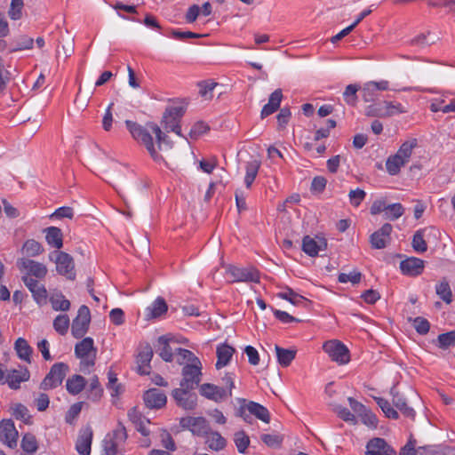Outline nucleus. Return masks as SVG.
I'll use <instances>...</instances> for the list:
<instances>
[{"label": "nucleus", "instance_id": "6e6552de", "mask_svg": "<svg viewBox=\"0 0 455 455\" xmlns=\"http://www.w3.org/2000/svg\"><path fill=\"white\" fill-rule=\"evenodd\" d=\"M91 323V313L87 306L83 305L77 311V315L73 319L71 333L74 338L81 339L88 331Z\"/></svg>", "mask_w": 455, "mask_h": 455}, {"label": "nucleus", "instance_id": "a878e982", "mask_svg": "<svg viewBox=\"0 0 455 455\" xmlns=\"http://www.w3.org/2000/svg\"><path fill=\"white\" fill-rule=\"evenodd\" d=\"M283 99V92L281 89L274 91L268 99V102L264 105L260 112V117L262 119L274 114L280 108V104Z\"/></svg>", "mask_w": 455, "mask_h": 455}, {"label": "nucleus", "instance_id": "864d4df0", "mask_svg": "<svg viewBox=\"0 0 455 455\" xmlns=\"http://www.w3.org/2000/svg\"><path fill=\"white\" fill-rule=\"evenodd\" d=\"M218 85V83L212 82L210 80L207 81H202L198 83L199 87V94L204 99V100H212L213 97L212 91L214 88Z\"/></svg>", "mask_w": 455, "mask_h": 455}, {"label": "nucleus", "instance_id": "cd10ccee", "mask_svg": "<svg viewBox=\"0 0 455 455\" xmlns=\"http://www.w3.org/2000/svg\"><path fill=\"white\" fill-rule=\"evenodd\" d=\"M392 395L393 404L402 412V414L407 418L414 419L415 411L407 405L406 400L398 393L395 387H392L390 390Z\"/></svg>", "mask_w": 455, "mask_h": 455}, {"label": "nucleus", "instance_id": "69168bd1", "mask_svg": "<svg viewBox=\"0 0 455 455\" xmlns=\"http://www.w3.org/2000/svg\"><path fill=\"white\" fill-rule=\"evenodd\" d=\"M412 325L419 334L425 335L429 331L430 323L423 317L418 316L412 320Z\"/></svg>", "mask_w": 455, "mask_h": 455}, {"label": "nucleus", "instance_id": "0e129e2a", "mask_svg": "<svg viewBox=\"0 0 455 455\" xmlns=\"http://www.w3.org/2000/svg\"><path fill=\"white\" fill-rule=\"evenodd\" d=\"M84 403L78 402L70 406L68 411L66 413L65 420L68 424L72 425L74 420L78 417L82 411Z\"/></svg>", "mask_w": 455, "mask_h": 455}, {"label": "nucleus", "instance_id": "052dcab7", "mask_svg": "<svg viewBox=\"0 0 455 455\" xmlns=\"http://www.w3.org/2000/svg\"><path fill=\"white\" fill-rule=\"evenodd\" d=\"M12 415L17 419L22 420L24 423L28 424L30 422V415L28 408L21 404L16 403L12 408Z\"/></svg>", "mask_w": 455, "mask_h": 455}, {"label": "nucleus", "instance_id": "72a5a7b5", "mask_svg": "<svg viewBox=\"0 0 455 455\" xmlns=\"http://www.w3.org/2000/svg\"><path fill=\"white\" fill-rule=\"evenodd\" d=\"M14 348L18 356L27 363H30L31 355L33 352L32 347L28 345V341L23 338L16 339Z\"/></svg>", "mask_w": 455, "mask_h": 455}, {"label": "nucleus", "instance_id": "8fccbe9b", "mask_svg": "<svg viewBox=\"0 0 455 455\" xmlns=\"http://www.w3.org/2000/svg\"><path fill=\"white\" fill-rule=\"evenodd\" d=\"M377 404L382 410L386 417L393 419H397L399 418V414L397 411H395L391 405L390 403L382 398V397H374Z\"/></svg>", "mask_w": 455, "mask_h": 455}, {"label": "nucleus", "instance_id": "c03bdc74", "mask_svg": "<svg viewBox=\"0 0 455 455\" xmlns=\"http://www.w3.org/2000/svg\"><path fill=\"white\" fill-rule=\"evenodd\" d=\"M406 164L400 156L395 155L390 156L386 162L387 172L390 175H396L399 173L401 167Z\"/></svg>", "mask_w": 455, "mask_h": 455}, {"label": "nucleus", "instance_id": "dca6fc26", "mask_svg": "<svg viewBox=\"0 0 455 455\" xmlns=\"http://www.w3.org/2000/svg\"><path fill=\"white\" fill-rule=\"evenodd\" d=\"M365 455H396V452L385 439L375 437L367 443Z\"/></svg>", "mask_w": 455, "mask_h": 455}, {"label": "nucleus", "instance_id": "680f3d73", "mask_svg": "<svg viewBox=\"0 0 455 455\" xmlns=\"http://www.w3.org/2000/svg\"><path fill=\"white\" fill-rule=\"evenodd\" d=\"M23 0H12L10 10L8 12L12 20H20L22 16Z\"/></svg>", "mask_w": 455, "mask_h": 455}, {"label": "nucleus", "instance_id": "b1692460", "mask_svg": "<svg viewBox=\"0 0 455 455\" xmlns=\"http://www.w3.org/2000/svg\"><path fill=\"white\" fill-rule=\"evenodd\" d=\"M400 269L404 275L411 276L419 275L424 270V260L415 257L408 258L401 261Z\"/></svg>", "mask_w": 455, "mask_h": 455}, {"label": "nucleus", "instance_id": "37998d69", "mask_svg": "<svg viewBox=\"0 0 455 455\" xmlns=\"http://www.w3.org/2000/svg\"><path fill=\"white\" fill-rule=\"evenodd\" d=\"M426 228L415 232L412 237L411 246L417 252L423 253L427 250V242L424 239Z\"/></svg>", "mask_w": 455, "mask_h": 455}, {"label": "nucleus", "instance_id": "13d9d810", "mask_svg": "<svg viewBox=\"0 0 455 455\" xmlns=\"http://www.w3.org/2000/svg\"><path fill=\"white\" fill-rule=\"evenodd\" d=\"M158 342L163 346L159 352L161 358L165 362H172L173 360V353L168 344V339L165 336H161L158 338Z\"/></svg>", "mask_w": 455, "mask_h": 455}, {"label": "nucleus", "instance_id": "7c9ffc66", "mask_svg": "<svg viewBox=\"0 0 455 455\" xmlns=\"http://www.w3.org/2000/svg\"><path fill=\"white\" fill-rule=\"evenodd\" d=\"M85 385L86 379L81 375L75 374L67 379L66 388L69 394L76 395L84 390Z\"/></svg>", "mask_w": 455, "mask_h": 455}, {"label": "nucleus", "instance_id": "9d476101", "mask_svg": "<svg viewBox=\"0 0 455 455\" xmlns=\"http://www.w3.org/2000/svg\"><path fill=\"white\" fill-rule=\"evenodd\" d=\"M202 363L186 364L182 368V379L180 386L186 389H194L201 381Z\"/></svg>", "mask_w": 455, "mask_h": 455}, {"label": "nucleus", "instance_id": "79ce46f5", "mask_svg": "<svg viewBox=\"0 0 455 455\" xmlns=\"http://www.w3.org/2000/svg\"><path fill=\"white\" fill-rule=\"evenodd\" d=\"M383 105H384V113H383L384 118L391 117L397 114L407 113V109L401 103L384 100Z\"/></svg>", "mask_w": 455, "mask_h": 455}, {"label": "nucleus", "instance_id": "393cba45", "mask_svg": "<svg viewBox=\"0 0 455 455\" xmlns=\"http://www.w3.org/2000/svg\"><path fill=\"white\" fill-rule=\"evenodd\" d=\"M29 377L30 374L27 368L12 370L6 373L5 383H7L12 389H19L20 383L28 381Z\"/></svg>", "mask_w": 455, "mask_h": 455}, {"label": "nucleus", "instance_id": "c756f323", "mask_svg": "<svg viewBox=\"0 0 455 455\" xmlns=\"http://www.w3.org/2000/svg\"><path fill=\"white\" fill-rule=\"evenodd\" d=\"M47 243L56 249L63 246V234L60 228L57 227H49L44 229Z\"/></svg>", "mask_w": 455, "mask_h": 455}, {"label": "nucleus", "instance_id": "58836bf2", "mask_svg": "<svg viewBox=\"0 0 455 455\" xmlns=\"http://www.w3.org/2000/svg\"><path fill=\"white\" fill-rule=\"evenodd\" d=\"M435 292L446 304L451 303L452 291L446 279H443L435 285Z\"/></svg>", "mask_w": 455, "mask_h": 455}, {"label": "nucleus", "instance_id": "bf43d9fd", "mask_svg": "<svg viewBox=\"0 0 455 455\" xmlns=\"http://www.w3.org/2000/svg\"><path fill=\"white\" fill-rule=\"evenodd\" d=\"M234 442L237 451L240 453H244L250 444V438L243 431H240L235 434Z\"/></svg>", "mask_w": 455, "mask_h": 455}, {"label": "nucleus", "instance_id": "09e8293b", "mask_svg": "<svg viewBox=\"0 0 455 455\" xmlns=\"http://www.w3.org/2000/svg\"><path fill=\"white\" fill-rule=\"evenodd\" d=\"M448 448L441 445H424L418 447L419 455H446Z\"/></svg>", "mask_w": 455, "mask_h": 455}, {"label": "nucleus", "instance_id": "774afa93", "mask_svg": "<svg viewBox=\"0 0 455 455\" xmlns=\"http://www.w3.org/2000/svg\"><path fill=\"white\" fill-rule=\"evenodd\" d=\"M210 127L207 124L199 121L196 122L191 128L189 132V136L191 139H197L199 136L204 134L209 131Z\"/></svg>", "mask_w": 455, "mask_h": 455}, {"label": "nucleus", "instance_id": "2eb2a0df", "mask_svg": "<svg viewBox=\"0 0 455 455\" xmlns=\"http://www.w3.org/2000/svg\"><path fill=\"white\" fill-rule=\"evenodd\" d=\"M17 266L20 270H27L28 276H35L38 279H43L47 274V267L40 262L21 258L17 261Z\"/></svg>", "mask_w": 455, "mask_h": 455}, {"label": "nucleus", "instance_id": "6ab92c4d", "mask_svg": "<svg viewBox=\"0 0 455 455\" xmlns=\"http://www.w3.org/2000/svg\"><path fill=\"white\" fill-rule=\"evenodd\" d=\"M392 229V225L389 223H386L379 230L371 234L370 236L371 247L374 249L386 248L390 241V235Z\"/></svg>", "mask_w": 455, "mask_h": 455}, {"label": "nucleus", "instance_id": "e2e57ef3", "mask_svg": "<svg viewBox=\"0 0 455 455\" xmlns=\"http://www.w3.org/2000/svg\"><path fill=\"white\" fill-rule=\"evenodd\" d=\"M364 112L367 116L384 118L383 101L367 106Z\"/></svg>", "mask_w": 455, "mask_h": 455}, {"label": "nucleus", "instance_id": "5701e85b", "mask_svg": "<svg viewBox=\"0 0 455 455\" xmlns=\"http://www.w3.org/2000/svg\"><path fill=\"white\" fill-rule=\"evenodd\" d=\"M153 349L149 345H146L141 351L139 353L136 363H137V371L140 375L149 374L151 366L150 362L153 357Z\"/></svg>", "mask_w": 455, "mask_h": 455}, {"label": "nucleus", "instance_id": "f03ea898", "mask_svg": "<svg viewBox=\"0 0 455 455\" xmlns=\"http://www.w3.org/2000/svg\"><path fill=\"white\" fill-rule=\"evenodd\" d=\"M127 439L124 426L118 422L117 427L103 439V450L106 455H124V445Z\"/></svg>", "mask_w": 455, "mask_h": 455}, {"label": "nucleus", "instance_id": "f8f14e48", "mask_svg": "<svg viewBox=\"0 0 455 455\" xmlns=\"http://www.w3.org/2000/svg\"><path fill=\"white\" fill-rule=\"evenodd\" d=\"M19 433L12 419L0 421V441L13 449L17 446Z\"/></svg>", "mask_w": 455, "mask_h": 455}, {"label": "nucleus", "instance_id": "a18cd8bd", "mask_svg": "<svg viewBox=\"0 0 455 455\" xmlns=\"http://www.w3.org/2000/svg\"><path fill=\"white\" fill-rule=\"evenodd\" d=\"M20 446L25 452L30 454L35 453L38 449L36 436L30 433L25 434L22 437Z\"/></svg>", "mask_w": 455, "mask_h": 455}, {"label": "nucleus", "instance_id": "603ef678", "mask_svg": "<svg viewBox=\"0 0 455 455\" xmlns=\"http://www.w3.org/2000/svg\"><path fill=\"white\" fill-rule=\"evenodd\" d=\"M361 87L357 84H348L344 92V100L350 106H355L357 102V92Z\"/></svg>", "mask_w": 455, "mask_h": 455}, {"label": "nucleus", "instance_id": "ddd939ff", "mask_svg": "<svg viewBox=\"0 0 455 455\" xmlns=\"http://www.w3.org/2000/svg\"><path fill=\"white\" fill-rule=\"evenodd\" d=\"M56 269L60 275H65L68 279L74 280L76 277L75 264L73 258L67 252L56 251Z\"/></svg>", "mask_w": 455, "mask_h": 455}, {"label": "nucleus", "instance_id": "9b49d317", "mask_svg": "<svg viewBox=\"0 0 455 455\" xmlns=\"http://www.w3.org/2000/svg\"><path fill=\"white\" fill-rule=\"evenodd\" d=\"M389 82L380 80L379 82L370 81L361 87L362 98L365 102H372L378 99L380 92L389 90Z\"/></svg>", "mask_w": 455, "mask_h": 455}, {"label": "nucleus", "instance_id": "1a4fd4ad", "mask_svg": "<svg viewBox=\"0 0 455 455\" xmlns=\"http://www.w3.org/2000/svg\"><path fill=\"white\" fill-rule=\"evenodd\" d=\"M183 429H188L194 435L204 437L212 427L208 421L203 417H184L180 420Z\"/></svg>", "mask_w": 455, "mask_h": 455}, {"label": "nucleus", "instance_id": "e433bc0d", "mask_svg": "<svg viewBox=\"0 0 455 455\" xmlns=\"http://www.w3.org/2000/svg\"><path fill=\"white\" fill-rule=\"evenodd\" d=\"M50 303L55 311H68L71 306L70 301L61 292L52 294Z\"/></svg>", "mask_w": 455, "mask_h": 455}, {"label": "nucleus", "instance_id": "bb28decb", "mask_svg": "<svg viewBox=\"0 0 455 455\" xmlns=\"http://www.w3.org/2000/svg\"><path fill=\"white\" fill-rule=\"evenodd\" d=\"M204 438L207 449L213 451L224 450L228 443L225 437L212 429Z\"/></svg>", "mask_w": 455, "mask_h": 455}, {"label": "nucleus", "instance_id": "4be33fe9", "mask_svg": "<svg viewBox=\"0 0 455 455\" xmlns=\"http://www.w3.org/2000/svg\"><path fill=\"white\" fill-rule=\"evenodd\" d=\"M143 399L147 407L150 409H160L164 407L167 402L165 394L157 388H150L146 391Z\"/></svg>", "mask_w": 455, "mask_h": 455}, {"label": "nucleus", "instance_id": "39448f33", "mask_svg": "<svg viewBox=\"0 0 455 455\" xmlns=\"http://www.w3.org/2000/svg\"><path fill=\"white\" fill-rule=\"evenodd\" d=\"M69 371V367L65 363H54L50 371L46 374L44 379L40 384V388L44 390L52 389L61 385L67 373Z\"/></svg>", "mask_w": 455, "mask_h": 455}, {"label": "nucleus", "instance_id": "ea45409f", "mask_svg": "<svg viewBox=\"0 0 455 455\" xmlns=\"http://www.w3.org/2000/svg\"><path fill=\"white\" fill-rule=\"evenodd\" d=\"M21 251L27 257H36L44 251V248L39 242L28 239L24 243Z\"/></svg>", "mask_w": 455, "mask_h": 455}, {"label": "nucleus", "instance_id": "49530a36", "mask_svg": "<svg viewBox=\"0 0 455 455\" xmlns=\"http://www.w3.org/2000/svg\"><path fill=\"white\" fill-rule=\"evenodd\" d=\"M278 296L285 300H288L295 306H299L307 301L305 297L298 294L289 287H287L283 292H280Z\"/></svg>", "mask_w": 455, "mask_h": 455}, {"label": "nucleus", "instance_id": "c85d7f7f", "mask_svg": "<svg viewBox=\"0 0 455 455\" xmlns=\"http://www.w3.org/2000/svg\"><path fill=\"white\" fill-rule=\"evenodd\" d=\"M92 441V430L87 427L83 430L76 441V449L80 455H90Z\"/></svg>", "mask_w": 455, "mask_h": 455}, {"label": "nucleus", "instance_id": "4c0bfd02", "mask_svg": "<svg viewBox=\"0 0 455 455\" xmlns=\"http://www.w3.org/2000/svg\"><path fill=\"white\" fill-rule=\"evenodd\" d=\"M103 395V388L101 387L99 379L96 375H94L90 379L89 387L87 389V397L88 399L97 402L100 399Z\"/></svg>", "mask_w": 455, "mask_h": 455}, {"label": "nucleus", "instance_id": "aec40b11", "mask_svg": "<svg viewBox=\"0 0 455 455\" xmlns=\"http://www.w3.org/2000/svg\"><path fill=\"white\" fill-rule=\"evenodd\" d=\"M190 390L180 387V388H175L172 394L176 403L185 410H193L196 405V396L190 394Z\"/></svg>", "mask_w": 455, "mask_h": 455}, {"label": "nucleus", "instance_id": "3c124183", "mask_svg": "<svg viewBox=\"0 0 455 455\" xmlns=\"http://www.w3.org/2000/svg\"><path fill=\"white\" fill-rule=\"evenodd\" d=\"M69 324L68 315H59L53 321V328L60 335H65L68 332Z\"/></svg>", "mask_w": 455, "mask_h": 455}, {"label": "nucleus", "instance_id": "2f4dec72", "mask_svg": "<svg viewBox=\"0 0 455 455\" xmlns=\"http://www.w3.org/2000/svg\"><path fill=\"white\" fill-rule=\"evenodd\" d=\"M234 352H235V349L227 344H223V345L218 347H217L218 360L216 363V368L221 369L222 367L226 366L229 363Z\"/></svg>", "mask_w": 455, "mask_h": 455}, {"label": "nucleus", "instance_id": "20e7f679", "mask_svg": "<svg viewBox=\"0 0 455 455\" xmlns=\"http://www.w3.org/2000/svg\"><path fill=\"white\" fill-rule=\"evenodd\" d=\"M95 353L96 348L94 347L93 339L90 337L83 339L80 342L75 346V355L80 358L81 370L93 366L95 363Z\"/></svg>", "mask_w": 455, "mask_h": 455}, {"label": "nucleus", "instance_id": "6e6d98bb", "mask_svg": "<svg viewBox=\"0 0 455 455\" xmlns=\"http://www.w3.org/2000/svg\"><path fill=\"white\" fill-rule=\"evenodd\" d=\"M438 347L442 349H447L455 346V330L439 334L437 337Z\"/></svg>", "mask_w": 455, "mask_h": 455}, {"label": "nucleus", "instance_id": "7ed1b4c3", "mask_svg": "<svg viewBox=\"0 0 455 455\" xmlns=\"http://www.w3.org/2000/svg\"><path fill=\"white\" fill-rule=\"evenodd\" d=\"M185 113L186 107L182 104L174 103L166 107L163 114L162 124L167 132H173L182 136L180 123Z\"/></svg>", "mask_w": 455, "mask_h": 455}, {"label": "nucleus", "instance_id": "0eeeda50", "mask_svg": "<svg viewBox=\"0 0 455 455\" xmlns=\"http://www.w3.org/2000/svg\"><path fill=\"white\" fill-rule=\"evenodd\" d=\"M251 415H254L257 419L262 420L265 423H269L270 415L268 410L263 405L255 403L249 402L244 405H241L237 415L243 419L244 421L251 423Z\"/></svg>", "mask_w": 455, "mask_h": 455}, {"label": "nucleus", "instance_id": "f704fd0d", "mask_svg": "<svg viewBox=\"0 0 455 455\" xmlns=\"http://www.w3.org/2000/svg\"><path fill=\"white\" fill-rule=\"evenodd\" d=\"M34 39L27 35H20L12 39V47L10 52L32 49Z\"/></svg>", "mask_w": 455, "mask_h": 455}, {"label": "nucleus", "instance_id": "f3484780", "mask_svg": "<svg viewBox=\"0 0 455 455\" xmlns=\"http://www.w3.org/2000/svg\"><path fill=\"white\" fill-rule=\"evenodd\" d=\"M327 248V241L323 237L315 238L306 235L302 240V251L310 257H315L319 251Z\"/></svg>", "mask_w": 455, "mask_h": 455}, {"label": "nucleus", "instance_id": "a19ab883", "mask_svg": "<svg viewBox=\"0 0 455 455\" xmlns=\"http://www.w3.org/2000/svg\"><path fill=\"white\" fill-rule=\"evenodd\" d=\"M167 303L162 297L156 298V299L152 303V305L149 307H148V310L149 311V315L152 318L161 316L167 311Z\"/></svg>", "mask_w": 455, "mask_h": 455}, {"label": "nucleus", "instance_id": "f257e3e1", "mask_svg": "<svg viewBox=\"0 0 455 455\" xmlns=\"http://www.w3.org/2000/svg\"><path fill=\"white\" fill-rule=\"evenodd\" d=\"M125 125L132 138L145 146L155 161L161 159V156L155 147L150 132L156 135L158 149H161L162 143L167 141L168 136L162 132L156 124L148 122L146 124V126H142L135 122L126 120Z\"/></svg>", "mask_w": 455, "mask_h": 455}, {"label": "nucleus", "instance_id": "412c9836", "mask_svg": "<svg viewBox=\"0 0 455 455\" xmlns=\"http://www.w3.org/2000/svg\"><path fill=\"white\" fill-rule=\"evenodd\" d=\"M22 281L32 293L34 299L38 303L44 302L47 298L45 287L32 276L24 275Z\"/></svg>", "mask_w": 455, "mask_h": 455}, {"label": "nucleus", "instance_id": "4468645a", "mask_svg": "<svg viewBox=\"0 0 455 455\" xmlns=\"http://www.w3.org/2000/svg\"><path fill=\"white\" fill-rule=\"evenodd\" d=\"M227 274L232 278V282H259V271L252 267H229Z\"/></svg>", "mask_w": 455, "mask_h": 455}, {"label": "nucleus", "instance_id": "de8ad7c7", "mask_svg": "<svg viewBox=\"0 0 455 455\" xmlns=\"http://www.w3.org/2000/svg\"><path fill=\"white\" fill-rule=\"evenodd\" d=\"M417 146V140L405 141L402 144L395 156H400L405 163H408L412 154L413 148Z\"/></svg>", "mask_w": 455, "mask_h": 455}, {"label": "nucleus", "instance_id": "c9c22d12", "mask_svg": "<svg viewBox=\"0 0 455 455\" xmlns=\"http://www.w3.org/2000/svg\"><path fill=\"white\" fill-rule=\"evenodd\" d=\"M276 357L279 364L283 367L289 366L296 355V351L292 349H285L279 346H275Z\"/></svg>", "mask_w": 455, "mask_h": 455}, {"label": "nucleus", "instance_id": "423d86ee", "mask_svg": "<svg viewBox=\"0 0 455 455\" xmlns=\"http://www.w3.org/2000/svg\"><path fill=\"white\" fill-rule=\"evenodd\" d=\"M323 349L332 361L339 364H346L350 361L348 348L338 339L325 341Z\"/></svg>", "mask_w": 455, "mask_h": 455}, {"label": "nucleus", "instance_id": "a211bd4d", "mask_svg": "<svg viewBox=\"0 0 455 455\" xmlns=\"http://www.w3.org/2000/svg\"><path fill=\"white\" fill-rule=\"evenodd\" d=\"M200 394L203 396L215 402H220L225 398L232 395L230 390H227L225 387H221L210 383H204L201 385Z\"/></svg>", "mask_w": 455, "mask_h": 455}, {"label": "nucleus", "instance_id": "5fc2aeb1", "mask_svg": "<svg viewBox=\"0 0 455 455\" xmlns=\"http://www.w3.org/2000/svg\"><path fill=\"white\" fill-rule=\"evenodd\" d=\"M176 354L180 356L177 360L178 363L183 364L187 361L188 364H195L201 363L199 358L196 357L190 350L185 348H177Z\"/></svg>", "mask_w": 455, "mask_h": 455}, {"label": "nucleus", "instance_id": "473e14b6", "mask_svg": "<svg viewBox=\"0 0 455 455\" xmlns=\"http://www.w3.org/2000/svg\"><path fill=\"white\" fill-rule=\"evenodd\" d=\"M261 163L259 160L254 159L246 163L244 183L247 188H250L257 177Z\"/></svg>", "mask_w": 455, "mask_h": 455}, {"label": "nucleus", "instance_id": "338daca9", "mask_svg": "<svg viewBox=\"0 0 455 455\" xmlns=\"http://www.w3.org/2000/svg\"><path fill=\"white\" fill-rule=\"evenodd\" d=\"M365 196V191L361 188L352 189L348 194L350 204L355 207H358L364 200Z\"/></svg>", "mask_w": 455, "mask_h": 455}, {"label": "nucleus", "instance_id": "4d7b16f0", "mask_svg": "<svg viewBox=\"0 0 455 455\" xmlns=\"http://www.w3.org/2000/svg\"><path fill=\"white\" fill-rule=\"evenodd\" d=\"M403 213L404 208L401 204H392L387 205L385 218L390 220H395L400 218Z\"/></svg>", "mask_w": 455, "mask_h": 455}]
</instances>
